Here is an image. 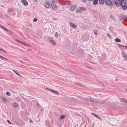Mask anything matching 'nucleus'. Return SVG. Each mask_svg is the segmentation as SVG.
I'll return each mask as SVG.
<instances>
[{
	"label": "nucleus",
	"instance_id": "ddd939ff",
	"mask_svg": "<svg viewBox=\"0 0 127 127\" xmlns=\"http://www.w3.org/2000/svg\"><path fill=\"white\" fill-rule=\"evenodd\" d=\"M92 114L93 115V116H94L95 117H96L97 118H98V119H101V118L98 115H97L95 114H94V113H92Z\"/></svg>",
	"mask_w": 127,
	"mask_h": 127
},
{
	"label": "nucleus",
	"instance_id": "a19ab883",
	"mask_svg": "<svg viewBox=\"0 0 127 127\" xmlns=\"http://www.w3.org/2000/svg\"><path fill=\"white\" fill-rule=\"evenodd\" d=\"M7 60H8V59H7L6 58H4V60H3L7 61Z\"/></svg>",
	"mask_w": 127,
	"mask_h": 127
},
{
	"label": "nucleus",
	"instance_id": "58836bf2",
	"mask_svg": "<svg viewBox=\"0 0 127 127\" xmlns=\"http://www.w3.org/2000/svg\"><path fill=\"white\" fill-rule=\"evenodd\" d=\"M30 119V122L31 123H32L33 122V121L32 120H31Z\"/></svg>",
	"mask_w": 127,
	"mask_h": 127
},
{
	"label": "nucleus",
	"instance_id": "dca6fc26",
	"mask_svg": "<svg viewBox=\"0 0 127 127\" xmlns=\"http://www.w3.org/2000/svg\"><path fill=\"white\" fill-rule=\"evenodd\" d=\"M99 3L101 4H103L105 2L104 0H99Z\"/></svg>",
	"mask_w": 127,
	"mask_h": 127
},
{
	"label": "nucleus",
	"instance_id": "412c9836",
	"mask_svg": "<svg viewBox=\"0 0 127 127\" xmlns=\"http://www.w3.org/2000/svg\"><path fill=\"white\" fill-rule=\"evenodd\" d=\"M115 40L116 42H120L121 41L120 39L118 38H116Z\"/></svg>",
	"mask_w": 127,
	"mask_h": 127
},
{
	"label": "nucleus",
	"instance_id": "c03bdc74",
	"mask_svg": "<svg viewBox=\"0 0 127 127\" xmlns=\"http://www.w3.org/2000/svg\"><path fill=\"white\" fill-rule=\"evenodd\" d=\"M34 1L35 2H37V0H34Z\"/></svg>",
	"mask_w": 127,
	"mask_h": 127
},
{
	"label": "nucleus",
	"instance_id": "7c9ffc66",
	"mask_svg": "<svg viewBox=\"0 0 127 127\" xmlns=\"http://www.w3.org/2000/svg\"><path fill=\"white\" fill-rule=\"evenodd\" d=\"M37 21V19L36 18H35L33 19V21L34 22H36Z\"/></svg>",
	"mask_w": 127,
	"mask_h": 127
},
{
	"label": "nucleus",
	"instance_id": "a18cd8bd",
	"mask_svg": "<svg viewBox=\"0 0 127 127\" xmlns=\"http://www.w3.org/2000/svg\"><path fill=\"white\" fill-rule=\"evenodd\" d=\"M1 57H2V56H0V58H1Z\"/></svg>",
	"mask_w": 127,
	"mask_h": 127
},
{
	"label": "nucleus",
	"instance_id": "72a5a7b5",
	"mask_svg": "<svg viewBox=\"0 0 127 127\" xmlns=\"http://www.w3.org/2000/svg\"><path fill=\"white\" fill-rule=\"evenodd\" d=\"M7 122L9 124H11V122L9 120H7Z\"/></svg>",
	"mask_w": 127,
	"mask_h": 127
},
{
	"label": "nucleus",
	"instance_id": "aec40b11",
	"mask_svg": "<svg viewBox=\"0 0 127 127\" xmlns=\"http://www.w3.org/2000/svg\"><path fill=\"white\" fill-rule=\"evenodd\" d=\"M98 2V0H95L93 1V4L94 5H96L97 4Z\"/></svg>",
	"mask_w": 127,
	"mask_h": 127
},
{
	"label": "nucleus",
	"instance_id": "0eeeda50",
	"mask_svg": "<svg viewBox=\"0 0 127 127\" xmlns=\"http://www.w3.org/2000/svg\"><path fill=\"white\" fill-rule=\"evenodd\" d=\"M52 8L54 10H56L57 9V7L56 4H54V3L53 4L51 5Z\"/></svg>",
	"mask_w": 127,
	"mask_h": 127
},
{
	"label": "nucleus",
	"instance_id": "20e7f679",
	"mask_svg": "<svg viewBox=\"0 0 127 127\" xmlns=\"http://www.w3.org/2000/svg\"><path fill=\"white\" fill-rule=\"evenodd\" d=\"M119 18L123 20H125L127 19V17L124 15L120 14L119 15Z\"/></svg>",
	"mask_w": 127,
	"mask_h": 127
},
{
	"label": "nucleus",
	"instance_id": "2eb2a0df",
	"mask_svg": "<svg viewBox=\"0 0 127 127\" xmlns=\"http://www.w3.org/2000/svg\"><path fill=\"white\" fill-rule=\"evenodd\" d=\"M0 27H1L2 29L4 30H5L7 32H8L9 31L6 28H5L3 26H1L0 25Z\"/></svg>",
	"mask_w": 127,
	"mask_h": 127
},
{
	"label": "nucleus",
	"instance_id": "b1692460",
	"mask_svg": "<svg viewBox=\"0 0 127 127\" xmlns=\"http://www.w3.org/2000/svg\"><path fill=\"white\" fill-rule=\"evenodd\" d=\"M65 116L64 115H62L60 117V119H64L65 117Z\"/></svg>",
	"mask_w": 127,
	"mask_h": 127
},
{
	"label": "nucleus",
	"instance_id": "e433bc0d",
	"mask_svg": "<svg viewBox=\"0 0 127 127\" xmlns=\"http://www.w3.org/2000/svg\"><path fill=\"white\" fill-rule=\"evenodd\" d=\"M82 1L84 2H87L88 0H81Z\"/></svg>",
	"mask_w": 127,
	"mask_h": 127
},
{
	"label": "nucleus",
	"instance_id": "6ab92c4d",
	"mask_svg": "<svg viewBox=\"0 0 127 127\" xmlns=\"http://www.w3.org/2000/svg\"><path fill=\"white\" fill-rule=\"evenodd\" d=\"M1 100H3L4 102H7V99L3 97H1Z\"/></svg>",
	"mask_w": 127,
	"mask_h": 127
},
{
	"label": "nucleus",
	"instance_id": "39448f33",
	"mask_svg": "<svg viewBox=\"0 0 127 127\" xmlns=\"http://www.w3.org/2000/svg\"><path fill=\"white\" fill-rule=\"evenodd\" d=\"M90 100L91 102H93L98 103H101L100 100H97L96 99H94L93 98H90Z\"/></svg>",
	"mask_w": 127,
	"mask_h": 127
},
{
	"label": "nucleus",
	"instance_id": "c9c22d12",
	"mask_svg": "<svg viewBox=\"0 0 127 127\" xmlns=\"http://www.w3.org/2000/svg\"><path fill=\"white\" fill-rule=\"evenodd\" d=\"M112 29H112V28L111 27L110 28V29L111 30V32H113V30H112Z\"/></svg>",
	"mask_w": 127,
	"mask_h": 127
},
{
	"label": "nucleus",
	"instance_id": "a211bd4d",
	"mask_svg": "<svg viewBox=\"0 0 127 127\" xmlns=\"http://www.w3.org/2000/svg\"><path fill=\"white\" fill-rule=\"evenodd\" d=\"M121 100L122 102H125L127 103V100L124 98H122L121 99Z\"/></svg>",
	"mask_w": 127,
	"mask_h": 127
},
{
	"label": "nucleus",
	"instance_id": "09e8293b",
	"mask_svg": "<svg viewBox=\"0 0 127 127\" xmlns=\"http://www.w3.org/2000/svg\"><path fill=\"white\" fill-rule=\"evenodd\" d=\"M127 6V5H126V6Z\"/></svg>",
	"mask_w": 127,
	"mask_h": 127
},
{
	"label": "nucleus",
	"instance_id": "f3484780",
	"mask_svg": "<svg viewBox=\"0 0 127 127\" xmlns=\"http://www.w3.org/2000/svg\"><path fill=\"white\" fill-rule=\"evenodd\" d=\"M13 71L14 72L18 75L20 77H22V76L20 74V73L19 72H17L16 71L13 70Z\"/></svg>",
	"mask_w": 127,
	"mask_h": 127
},
{
	"label": "nucleus",
	"instance_id": "1a4fd4ad",
	"mask_svg": "<svg viewBox=\"0 0 127 127\" xmlns=\"http://www.w3.org/2000/svg\"><path fill=\"white\" fill-rule=\"evenodd\" d=\"M122 54H123V57L124 59L125 60V61H127V55L126 54V53L124 52H123L122 53Z\"/></svg>",
	"mask_w": 127,
	"mask_h": 127
},
{
	"label": "nucleus",
	"instance_id": "f704fd0d",
	"mask_svg": "<svg viewBox=\"0 0 127 127\" xmlns=\"http://www.w3.org/2000/svg\"><path fill=\"white\" fill-rule=\"evenodd\" d=\"M24 45H25V46H28V44L25 43H24Z\"/></svg>",
	"mask_w": 127,
	"mask_h": 127
},
{
	"label": "nucleus",
	"instance_id": "9b49d317",
	"mask_svg": "<svg viewBox=\"0 0 127 127\" xmlns=\"http://www.w3.org/2000/svg\"><path fill=\"white\" fill-rule=\"evenodd\" d=\"M45 6L46 8H49L50 6V5L49 2H46L45 3Z\"/></svg>",
	"mask_w": 127,
	"mask_h": 127
},
{
	"label": "nucleus",
	"instance_id": "4be33fe9",
	"mask_svg": "<svg viewBox=\"0 0 127 127\" xmlns=\"http://www.w3.org/2000/svg\"><path fill=\"white\" fill-rule=\"evenodd\" d=\"M107 36L109 38H110L111 39H112V36L111 35L109 34L108 33H107Z\"/></svg>",
	"mask_w": 127,
	"mask_h": 127
},
{
	"label": "nucleus",
	"instance_id": "f03ea898",
	"mask_svg": "<svg viewBox=\"0 0 127 127\" xmlns=\"http://www.w3.org/2000/svg\"><path fill=\"white\" fill-rule=\"evenodd\" d=\"M86 10V8L85 7H80L77 8L76 10V12L77 13H79L82 11H85Z\"/></svg>",
	"mask_w": 127,
	"mask_h": 127
},
{
	"label": "nucleus",
	"instance_id": "473e14b6",
	"mask_svg": "<svg viewBox=\"0 0 127 127\" xmlns=\"http://www.w3.org/2000/svg\"><path fill=\"white\" fill-rule=\"evenodd\" d=\"M49 40L50 41V42L53 40L52 38L51 37H49Z\"/></svg>",
	"mask_w": 127,
	"mask_h": 127
},
{
	"label": "nucleus",
	"instance_id": "6e6552de",
	"mask_svg": "<svg viewBox=\"0 0 127 127\" xmlns=\"http://www.w3.org/2000/svg\"><path fill=\"white\" fill-rule=\"evenodd\" d=\"M76 7L77 5H74L70 7V9L71 11H73L76 9Z\"/></svg>",
	"mask_w": 127,
	"mask_h": 127
},
{
	"label": "nucleus",
	"instance_id": "bb28decb",
	"mask_svg": "<svg viewBox=\"0 0 127 127\" xmlns=\"http://www.w3.org/2000/svg\"><path fill=\"white\" fill-rule=\"evenodd\" d=\"M18 105V104L17 103H16L13 104V106L15 108L17 107Z\"/></svg>",
	"mask_w": 127,
	"mask_h": 127
},
{
	"label": "nucleus",
	"instance_id": "393cba45",
	"mask_svg": "<svg viewBox=\"0 0 127 127\" xmlns=\"http://www.w3.org/2000/svg\"><path fill=\"white\" fill-rule=\"evenodd\" d=\"M117 45L120 48H121L122 47H124V46L122 45H120L118 44H117Z\"/></svg>",
	"mask_w": 127,
	"mask_h": 127
},
{
	"label": "nucleus",
	"instance_id": "79ce46f5",
	"mask_svg": "<svg viewBox=\"0 0 127 127\" xmlns=\"http://www.w3.org/2000/svg\"><path fill=\"white\" fill-rule=\"evenodd\" d=\"M94 33L95 34H97V32H94Z\"/></svg>",
	"mask_w": 127,
	"mask_h": 127
},
{
	"label": "nucleus",
	"instance_id": "5701e85b",
	"mask_svg": "<svg viewBox=\"0 0 127 127\" xmlns=\"http://www.w3.org/2000/svg\"><path fill=\"white\" fill-rule=\"evenodd\" d=\"M50 42L52 44H53L54 45H56L57 44L53 40L52 41H51Z\"/></svg>",
	"mask_w": 127,
	"mask_h": 127
},
{
	"label": "nucleus",
	"instance_id": "de8ad7c7",
	"mask_svg": "<svg viewBox=\"0 0 127 127\" xmlns=\"http://www.w3.org/2000/svg\"><path fill=\"white\" fill-rule=\"evenodd\" d=\"M47 89H48V90H50L49 89H48V88H47Z\"/></svg>",
	"mask_w": 127,
	"mask_h": 127
},
{
	"label": "nucleus",
	"instance_id": "a878e982",
	"mask_svg": "<svg viewBox=\"0 0 127 127\" xmlns=\"http://www.w3.org/2000/svg\"><path fill=\"white\" fill-rule=\"evenodd\" d=\"M0 51H2V52H4V53H6L7 52L5 50H4L3 49L1 48L0 49Z\"/></svg>",
	"mask_w": 127,
	"mask_h": 127
},
{
	"label": "nucleus",
	"instance_id": "9d476101",
	"mask_svg": "<svg viewBox=\"0 0 127 127\" xmlns=\"http://www.w3.org/2000/svg\"><path fill=\"white\" fill-rule=\"evenodd\" d=\"M22 2L25 6H27L28 4V2L26 0H22Z\"/></svg>",
	"mask_w": 127,
	"mask_h": 127
},
{
	"label": "nucleus",
	"instance_id": "4468645a",
	"mask_svg": "<svg viewBox=\"0 0 127 127\" xmlns=\"http://www.w3.org/2000/svg\"><path fill=\"white\" fill-rule=\"evenodd\" d=\"M47 1H48L49 3H50L53 4L55 2V1L54 0H46Z\"/></svg>",
	"mask_w": 127,
	"mask_h": 127
},
{
	"label": "nucleus",
	"instance_id": "8fccbe9b",
	"mask_svg": "<svg viewBox=\"0 0 127 127\" xmlns=\"http://www.w3.org/2000/svg\"><path fill=\"white\" fill-rule=\"evenodd\" d=\"M126 91H127V90H126Z\"/></svg>",
	"mask_w": 127,
	"mask_h": 127
},
{
	"label": "nucleus",
	"instance_id": "7ed1b4c3",
	"mask_svg": "<svg viewBox=\"0 0 127 127\" xmlns=\"http://www.w3.org/2000/svg\"><path fill=\"white\" fill-rule=\"evenodd\" d=\"M105 3L106 5L108 6H110L111 5H114V0L112 1L110 0H106Z\"/></svg>",
	"mask_w": 127,
	"mask_h": 127
},
{
	"label": "nucleus",
	"instance_id": "2f4dec72",
	"mask_svg": "<svg viewBox=\"0 0 127 127\" xmlns=\"http://www.w3.org/2000/svg\"><path fill=\"white\" fill-rule=\"evenodd\" d=\"M16 41L19 42V43H21L22 42V41H21L18 39H17L16 40Z\"/></svg>",
	"mask_w": 127,
	"mask_h": 127
},
{
	"label": "nucleus",
	"instance_id": "c85d7f7f",
	"mask_svg": "<svg viewBox=\"0 0 127 127\" xmlns=\"http://www.w3.org/2000/svg\"><path fill=\"white\" fill-rule=\"evenodd\" d=\"M55 36L56 38H57L58 36V34L57 32H56L55 34Z\"/></svg>",
	"mask_w": 127,
	"mask_h": 127
},
{
	"label": "nucleus",
	"instance_id": "ea45409f",
	"mask_svg": "<svg viewBox=\"0 0 127 127\" xmlns=\"http://www.w3.org/2000/svg\"><path fill=\"white\" fill-rule=\"evenodd\" d=\"M85 99L87 100V101H89V98H85Z\"/></svg>",
	"mask_w": 127,
	"mask_h": 127
},
{
	"label": "nucleus",
	"instance_id": "cd10ccee",
	"mask_svg": "<svg viewBox=\"0 0 127 127\" xmlns=\"http://www.w3.org/2000/svg\"><path fill=\"white\" fill-rule=\"evenodd\" d=\"M6 95H7L10 96L11 95V94L9 92H7L6 93Z\"/></svg>",
	"mask_w": 127,
	"mask_h": 127
},
{
	"label": "nucleus",
	"instance_id": "c756f323",
	"mask_svg": "<svg viewBox=\"0 0 127 127\" xmlns=\"http://www.w3.org/2000/svg\"><path fill=\"white\" fill-rule=\"evenodd\" d=\"M110 18L112 19H114V16L113 15H110Z\"/></svg>",
	"mask_w": 127,
	"mask_h": 127
},
{
	"label": "nucleus",
	"instance_id": "f8f14e48",
	"mask_svg": "<svg viewBox=\"0 0 127 127\" xmlns=\"http://www.w3.org/2000/svg\"><path fill=\"white\" fill-rule=\"evenodd\" d=\"M50 90L55 94L58 95L59 94V93L58 91L52 90Z\"/></svg>",
	"mask_w": 127,
	"mask_h": 127
},
{
	"label": "nucleus",
	"instance_id": "4c0bfd02",
	"mask_svg": "<svg viewBox=\"0 0 127 127\" xmlns=\"http://www.w3.org/2000/svg\"><path fill=\"white\" fill-rule=\"evenodd\" d=\"M5 58L2 56L1 57V59L2 60H4V59Z\"/></svg>",
	"mask_w": 127,
	"mask_h": 127
},
{
	"label": "nucleus",
	"instance_id": "f257e3e1",
	"mask_svg": "<svg viewBox=\"0 0 127 127\" xmlns=\"http://www.w3.org/2000/svg\"><path fill=\"white\" fill-rule=\"evenodd\" d=\"M114 4H115L116 6H121L122 8L124 10H126L127 9V7L126 6L127 2L125 0H116V1L114 0Z\"/></svg>",
	"mask_w": 127,
	"mask_h": 127
},
{
	"label": "nucleus",
	"instance_id": "49530a36",
	"mask_svg": "<svg viewBox=\"0 0 127 127\" xmlns=\"http://www.w3.org/2000/svg\"><path fill=\"white\" fill-rule=\"evenodd\" d=\"M37 105L38 106H39V104H37Z\"/></svg>",
	"mask_w": 127,
	"mask_h": 127
},
{
	"label": "nucleus",
	"instance_id": "423d86ee",
	"mask_svg": "<svg viewBox=\"0 0 127 127\" xmlns=\"http://www.w3.org/2000/svg\"><path fill=\"white\" fill-rule=\"evenodd\" d=\"M69 25L71 27L74 29H76L77 28V26L74 23L70 22Z\"/></svg>",
	"mask_w": 127,
	"mask_h": 127
},
{
	"label": "nucleus",
	"instance_id": "37998d69",
	"mask_svg": "<svg viewBox=\"0 0 127 127\" xmlns=\"http://www.w3.org/2000/svg\"><path fill=\"white\" fill-rule=\"evenodd\" d=\"M24 43L25 42H22L21 43V44L23 45Z\"/></svg>",
	"mask_w": 127,
	"mask_h": 127
}]
</instances>
